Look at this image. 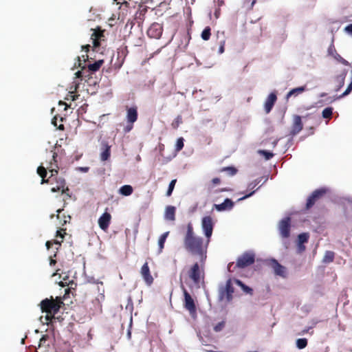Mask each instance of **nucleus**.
<instances>
[{"label": "nucleus", "mask_w": 352, "mask_h": 352, "mask_svg": "<svg viewBox=\"0 0 352 352\" xmlns=\"http://www.w3.org/2000/svg\"><path fill=\"white\" fill-rule=\"evenodd\" d=\"M184 138H179L177 140L176 145H175V151L177 152L180 151L184 148Z\"/></svg>", "instance_id": "nucleus-42"}, {"label": "nucleus", "mask_w": 352, "mask_h": 352, "mask_svg": "<svg viewBox=\"0 0 352 352\" xmlns=\"http://www.w3.org/2000/svg\"><path fill=\"white\" fill-rule=\"evenodd\" d=\"M54 179L55 180L56 185L51 188V191L52 192L61 191L62 194H66L69 197H70V195L68 193L69 189L66 186L65 179L60 177H56Z\"/></svg>", "instance_id": "nucleus-9"}, {"label": "nucleus", "mask_w": 352, "mask_h": 352, "mask_svg": "<svg viewBox=\"0 0 352 352\" xmlns=\"http://www.w3.org/2000/svg\"><path fill=\"white\" fill-rule=\"evenodd\" d=\"M71 220V217L69 215H63V219L60 220L61 225L65 226L67 223H69Z\"/></svg>", "instance_id": "nucleus-48"}, {"label": "nucleus", "mask_w": 352, "mask_h": 352, "mask_svg": "<svg viewBox=\"0 0 352 352\" xmlns=\"http://www.w3.org/2000/svg\"><path fill=\"white\" fill-rule=\"evenodd\" d=\"M171 94H172L171 89L166 84L163 85L159 90V95L162 98H167V97L170 96Z\"/></svg>", "instance_id": "nucleus-25"}, {"label": "nucleus", "mask_w": 352, "mask_h": 352, "mask_svg": "<svg viewBox=\"0 0 352 352\" xmlns=\"http://www.w3.org/2000/svg\"><path fill=\"white\" fill-rule=\"evenodd\" d=\"M56 117H54L53 119H52V123L54 125V126H57V124H56Z\"/></svg>", "instance_id": "nucleus-64"}, {"label": "nucleus", "mask_w": 352, "mask_h": 352, "mask_svg": "<svg viewBox=\"0 0 352 352\" xmlns=\"http://www.w3.org/2000/svg\"><path fill=\"white\" fill-rule=\"evenodd\" d=\"M175 207L168 206L166 208L164 217L169 221H175Z\"/></svg>", "instance_id": "nucleus-24"}, {"label": "nucleus", "mask_w": 352, "mask_h": 352, "mask_svg": "<svg viewBox=\"0 0 352 352\" xmlns=\"http://www.w3.org/2000/svg\"><path fill=\"white\" fill-rule=\"evenodd\" d=\"M219 47L218 52H219V54H221L225 51L226 40L224 38H223L219 41Z\"/></svg>", "instance_id": "nucleus-46"}, {"label": "nucleus", "mask_w": 352, "mask_h": 352, "mask_svg": "<svg viewBox=\"0 0 352 352\" xmlns=\"http://www.w3.org/2000/svg\"><path fill=\"white\" fill-rule=\"evenodd\" d=\"M53 181H54V178H50V177L48 179L42 178L41 184H53Z\"/></svg>", "instance_id": "nucleus-51"}, {"label": "nucleus", "mask_w": 352, "mask_h": 352, "mask_svg": "<svg viewBox=\"0 0 352 352\" xmlns=\"http://www.w3.org/2000/svg\"><path fill=\"white\" fill-rule=\"evenodd\" d=\"M336 52V50L333 45H331L329 49H328V53L329 54L333 56L335 53Z\"/></svg>", "instance_id": "nucleus-52"}, {"label": "nucleus", "mask_w": 352, "mask_h": 352, "mask_svg": "<svg viewBox=\"0 0 352 352\" xmlns=\"http://www.w3.org/2000/svg\"><path fill=\"white\" fill-rule=\"evenodd\" d=\"M344 78L345 77L344 76H338L337 78V80L339 82V85H338V87L337 88V91L339 90L344 84Z\"/></svg>", "instance_id": "nucleus-49"}, {"label": "nucleus", "mask_w": 352, "mask_h": 352, "mask_svg": "<svg viewBox=\"0 0 352 352\" xmlns=\"http://www.w3.org/2000/svg\"><path fill=\"white\" fill-rule=\"evenodd\" d=\"M309 235L308 233H301L298 235V245L299 248L302 250H305V247L303 245V243H307L308 241Z\"/></svg>", "instance_id": "nucleus-26"}, {"label": "nucleus", "mask_w": 352, "mask_h": 352, "mask_svg": "<svg viewBox=\"0 0 352 352\" xmlns=\"http://www.w3.org/2000/svg\"><path fill=\"white\" fill-rule=\"evenodd\" d=\"M258 153L265 158V160H269L274 156V153L271 151H266V150H259Z\"/></svg>", "instance_id": "nucleus-40"}, {"label": "nucleus", "mask_w": 352, "mask_h": 352, "mask_svg": "<svg viewBox=\"0 0 352 352\" xmlns=\"http://www.w3.org/2000/svg\"><path fill=\"white\" fill-rule=\"evenodd\" d=\"M333 58L338 60L339 63H342L344 65L348 66L349 65V63L343 58L337 52L335 53V54L333 56Z\"/></svg>", "instance_id": "nucleus-41"}, {"label": "nucleus", "mask_w": 352, "mask_h": 352, "mask_svg": "<svg viewBox=\"0 0 352 352\" xmlns=\"http://www.w3.org/2000/svg\"><path fill=\"white\" fill-rule=\"evenodd\" d=\"M291 219L285 218L279 223V231L282 237L288 238L290 236Z\"/></svg>", "instance_id": "nucleus-12"}, {"label": "nucleus", "mask_w": 352, "mask_h": 352, "mask_svg": "<svg viewBox=\"0 0 352 352\" xmlns=\"http://www.w3.org/2000/svg\"><path fill=\"white\" fill-rule=\"evenodd\" d=\"M181 289L184 294V307L189 312L190 315L195 318L197 316V307L194 299L192 298L190 294L188 292L184 285L182 283V278L180 277Z\"/></svg>", "instance_id": "nucleus-3"}, {"label": "nucleus", "mask_w": 352, "mask_h": 352, "mask_svg": "<svg viewBox=\"0 0 352 352\" xmlns=\"http://www.w3.org/2000/svg\"><path fill=\"white\" fill-rule=\"evenodd\" d=\"M78 67H81V71H78L76 73V76L77 78H83V74L84 73H86V66H81V60H80V57L78 56Z\"/></svg>", "instance_id": "nucleus-36"}, {"label": "nucleus", "mask_w": 352, "mask_h": 352, "mask_svg": "<svg viewBox=\"0 0 352 352\" xmlns=\"http://www.w3.org/2000/svg\"><path fill=\"white\" fill-rule=\"evenodd\" d=\"M104 30H102L100 28L94 30V32L91 36L94 50L100 46V41L104 40Z\"/></svg>", "instance_id": "nucleus-14"}, {"label": "nucleus", "mask_w": 352, "mask_h": 352, "mask_svg": "<svg viewBox=\"0 0 352 352\" xmlns=\"http://www.w3.org/2000/svg\"><path fill=\"white\" fill-rule=\"evenodd\" d=\"M56 263V260L53 259L52 257L50 258V265H54Z\"/></svg>", "instance_id": "nucleus-60"}, {"label": "nucleus", "mask_w": 352, "mask_h": 352, "mask_svg": "<svg viewBox=\"0 0 352 352\" xmlns=\"http://www.w3.org/2000/svg\"><path fill=\"white\" fill-rule=\"evenodd\" d=\"M256 187V184L253 182H251L248 186V190H251V192L249 194H247L244 195L243 197L239 198L238 201H242L250 197H251L254 192L255 190H254V188Z\"/></svg>", "instance_id": "nucleus-32"}, {"label": "nucleus", "mask_w": 352, "mask_h": 352, "mask_svg": "<svg viewBox=\"0 0 352 352\" xmlns=\"http://www.w3.org/2000/svg\"><path fill=\"white\" fill-rule=\"evenodd\" d=\"M65 234H66V229H60L59 230H57L56 236L60 238L61 241H59L58 240H54V243L60 246L61 245V243L63 241V239H64Z\"/></svg>", "instance_id": "nucleus-31"}, {"label": "nucleus", "mask_w": 352, "mask_h": 352, "mask_svg": "<svg viewBox=\"0 0 352 352\" xmlns=\"http://www.w3.org/2000/svg\"><path fill=\"white\" fill-rule=\"evenodd\" d=\"M138 109L136 107H126L127 123H134L138 120Z\"/></svg>", "instance_id": "nucleus-17"}, {"label": "nucleus", "mask_w": 352, "mask_h": 352, "mask_svg": "<svg viewBox=\"0 0 352 352\" xmlns=\"http://www.w3.org/2000/svg\"><path fill=\"white\" fill-rule=\"evenodd\" d=\"M234 289L232 285V279L229 278L224 287H221L219 290V298L220 300H226L230 302L232 300Z\"/></svg>", "instance_id": "nucleus-5"}, {"label": "nucleus", "mask_w": 352, "mask_h": 352, "mask_svg": "<svg viewBox=\"0 0 352 352\" xmlns=\"http://www.w3.org/2000/svg\"><path fill=\"white\" fill-rule=\"evenodd\" d=\"M201 227L208 242H210L214 227L212 218L210 216L204 217L201 221Z\"/></svg>", "instance_id": "nucleus-8"}, {"label": "nucleus", "mask_w": 352, "mask_h": 352, "mask_svg": "<svg viewBox=\"0 0 352 352\" xmlns=\"http://www.w3.org/2000/svg\"><path fill=\"white\" fill-rule=\"evenodd\" d=\"M232 189L231 188H220V189H218L217 190V192H228V191H231Z\"/></svg>", "instance_id": "nucleus-54"}, {"label": "nucleus", "mask_w": 352, "mask_h": 352, "mask_svg": "<svg viewBox=\"0 0 352 352\" xmlns=\"http://www.w3.org/2000/svg\"><path fill=\"white\" fill-rule=\"evenodd\" d=\"M303 128V124L302 122L301 117L298 115H294L293 116V123L291 126L289 135L294 136L299 133Z\"/></svg>", "instance_id": "nucleus-13"}, {"label": "nucleus", "mask_w": 352, "mask_h": 352, "mask_svg": "<svg viewBox=\"0 0 352 352\" xmlns=\"http://www.w3.org/2000/svg\"><path fill=\"white\" fill-rule=\"evenodd\" d=\"M176 182H177V179H173L170 182L169 186H168V188L167 192H166V196L170 197L172 195V192H173V191L174 190V188H175Z\"/></svg>", "instance_id": "nucleus-43"}, {"label": "nucleus", "mask_w": 352, "mask_h": 352, "mask_svg": "<svg viewBox=\"0 0 352 352\" xmlns=\"http://www.w3.org/2000/svg\"><path fill=\"white\" fill-rule=\"evenodd\" d=\"M108 208H106L105 212L99 217L98 223L100 228L104 232H107L111 221V215L107 212Z\"/></svg>", "instance_id": "nucleus-11"}, {"label": "nucleus", "mask_w": 352, "mask_h": 352, "mask_svg": "<svg viewBox=\"0 0 352 352\" xmlns=\"http://www.w3.org/2000/svg\"><path fill=\"white\" fill-rule=\"evenodd\" d=\"M169 234V232H166L164 234H162L158 240V245H159V253H162V250L164 248V243L166 242V238L168 237Z\"/></svg>", "instance_id": "nucleus-29"}, {"label": "nucleus", "mask_w": 352, "mask_h": 352, "mask_svg": "<svg viewBox=\"0 0 352 352\" xmlns=\"http://www.w3.org/2000/svg\"><path fill=\"white\" fill-rule=\"evenodd\" d=\"M220 172H226L228 175L234 176L237 173L238 170L236 168H235L234 166H226V167L222 168L220 170Z\"/></svg>", "instance_id": "nucleus-30"}, {"label": "nucleus", "mask_w": 352, "mask_h": 352, "mask_svg": "<svg viewBox=\"0 0 352 352\" xmlns=\"http://www.w3.org/2000/svg\"><path fill=\"white\" fill-rule=\"evenodd\" d=\"M211 29L209 26H207L204 28L203 32H201V38L204 41H208L210 38L211 35Z\"/></svg>", "instance_id": "nucleus-34"}, {"label": "nucleus", "mask_w": 352, "mask_h": 352, "mask_svg": "<svg viewBox=\"0 0 352 352\" xmlns=\"http://www.w3.org/2000/svg\"><path fill=\"white\" fill-rule=\"evenodd\" d=\"M162 27L157 23H153L147 30V34L151 38H159L162 34Z\"/></svg>", "instance_id": "nucleus-15"}, {"label": "nucleus", "mask_w": 352, "mask_h": 352, "mask_svg": "<svg viewBox=\"0 0 352 352\" xmlns=\"http://www.w3.org/2000/svg\"><path fill=\"white\" fill-rule=\"evenodd\" d=\"M47 168L50 170L51 173V175L50 176V178H54V177L58 175V166L55 164V168L52 166V162H50V166H47Z\"/></svg>", "instance_id": "nucleus-39"}, {"label": "nucleus", "mask_w": 352, "mask_h": 352, "mask_svg": "<svg viewBox=\"0 0 352 352\" xmlns=\"http://www.w3.org/2000/svg\"><path fill=\"white\" fill-rule=\"evenodd\" d=\"M307 345V340L306 338H299L296 340V346L299 349L305 348Z\"/></svg>", "instance_id": "nucleus-38"}, {"label": "nucleus", "mask_w": 352, "mask_h": 352, "mask_svg": "<svg viewBox=\"0 0 352 352\" xmlns=\"http://www.w3.org/2000/svg\"><path fill=\"white\" fill-rule=\"evenodd\" d=\"M188 276L195 284L199 285L201 279L204 278V270L198 263H194L188 271Z\"/></svg>", "instance_id": "nucleus-6"}, {"label": "nucleus", "mask_w": 352, "mask_h": 352, "mask_svg": "<svg viewBox=\"0 0 352 352\" xmlns=\"http://www.w3.org/2000/svg\"><path fill=\"white\" fill-rule=\"evenodd\" d=\"M234 281L238 286H239L242 289V290L245 293L250 295L253 294V289L250 287L247 286L246 285H245L241 280L239 279H234Z\"/></svg>", "instance_id": "nucleus-27"}, {"label": "nucleus", "mask_w": 352, "mask_h": 352, "mask_svg": "<svg viewBox=\"0 0 352 352\" xmlns=\"http://www.w3.org/2000/svg\"><path fill=\"white\" fill-rule=\"evenodd\" d=\"M262 177L257 178L255 180H254L252 182L256 184V186L261 182Z\"/></svg>", "instance_id": "nucleus-57"}, {"label": "nucleus", "mask_w": 352, "mask_h": 352, "mask_svg": "<svg viewBox=\"0 0 352 352\" xmlns=\"http://www.w3.org/2000/svg\"><path fill=\"white\" fill-rule=\"evenodd\" d=\"M268 265L273 269L274 272L276 275L286 277L287 270L286 267L280 265L277 260L271 258L267 261Z\"/></svg>", "instance_id": "nucleus-10"}, {"label": "nucleus", "mask_w": 352, "mask_h": 352, "mask_svg": "<svg viewBox=\"0 0 352 352\" xmlns=\"http://www.w3.org/2000/svg\"><path fill=\"white\" fill-rule=\"evenodd\" d=\"M133 192V188L130 185H124L119 189V192L123 196H129Z\"/></svg>", "instance_id": "nucleus-28"}, {"label": "nucleus", "mask_w": 352, "mask_h": 352, "mask_svg": "<svg viewBox=\"0 0 352 352\" xmlns=\"http://www.w3.org/2000/svg\"><path fill=\"white\" fill-rule=\"evenodd\" d=\"M312 327H308L305 329H304L302 331V334H305V333H307L309 331V329H311Z\"/></svg>", "instance_id": "nucleus-62"}, {"label": "nucleus", "mask_w": 352, "mask_h": 352, "mask_svg": "<svg viewBox=\"0 0 352 352\" xmlns=\"http://www.w3.org/2000/svg\"><path fill=\"white\" fill-rule=\"evenodd\" d=\"M102 150L100 160L102 161L108 160L111 156V146L107 142H104L102 143Z\"/></svg>", "instance_id": "nucleus-21"}, {"label": "nucleus", "mask_w": 352, "mask_h": 352, "mask_svg": "<svg viewBox=\"0 0 352 352\" xmlns=\"http://www.w3.org/2000/svg\"><path fill=\"white\" fill-rule=\"evenodd\" d=\"M90 47H91L90 45H82V49L83 50H85L86 52H88L89 50Z\"/></svg>", "instance_id": "nucleus-55"}, {"label": "nucleus", "mask_w": 352, "mask_h": 352, "mask_svg": "<svg viewBox=\"0 0 352 352\" xmlns=\"http://www.w3.org/2000/svg\"><path fill=\"white\" fill-rule=\"evenodd\" d=\"M92 72H86V73H84L83 74V77L84 78H91V74Z\"/></svg>", "instance_id": "nucleus-59"}, {"label": "nucleus", "mask_w": 352, "mask_h": 352, "mask_svg": "<svg viewBox=\"0 0 352 352\" xmlns=\"http://www.w3.org/2000/svg\"><path fill=\"white\" fill-rule=\"evenodd\" d=\"M345 31L347 32L348 33H350L352 34V24H349L348 25L346 28H345Z\"/></svg>", "instance_id": "nucleus-53"}, {"label": "nucleus", "mask_w": 352, "mask_h": 352, "mask_svg": "<svg viewBox=\"0 0 352 352\" xmlns=\"http://www.w3.org/2000/svg\"><path fill=\"white\" fill-rule=\"evenodd\" d=\"M134 123H127L126 126L124 128V133H129L133 128Z\"/></svg>", "instance_id": "nucleus-50"}, {"label": "nucleus", "mask_w": 352, "mask_h": 352, "mask_svg": "<svg viewBox=\"0 0 352 352\" xmlns=\"http://www.w3.org/2000/svg\"><path fill=\"white\" fill-rule=\"evenodd\" d=\"M262 177L257 178L255 180H254L252 182L256 184V186L261 182Z\"/></svg>", "instance_id": "nucleus-58"}, {"label": "nucleus", "mask_w": 352, "mask_h": 352, "mask_svg": "<svg viewBox=\"0 0 352 352\" xmlns=\"http://www.w3.org/2000/svg\"><path fill=\"white\" fill-rule=\"evenodd\" d=\"M333 107L325 108L322 112V117L325 119H331L333 114Z\"/></svg>", "instance_id": "nucleus-35"}, {"label": "nucleus", "mask_w": 352, "mask_h": 352, "mask_svg": "<svg viewBox=\"0 0 352 352\" xmlns=\"http://www.w3.org/2000/svg\"><path fill=\"white\" fill-rule=\"evenodd\" d=\"M335 254L331 251H327L323 258V262L324 263H331L333 261Z\"/></svg>", "instance_id": "nucleus-33"}, {"label": "nucleus", "mask_w": 352, "mask_h": 352, "mask_svg": "<svg viewBox=\"0 0 352 352\" xmlns=\"http://www.w3.org/2000/svg\"><path fill=\"white\" fill-rule=\"evenodd\" d=\"M53 243H52V241H47L46 244H45L47 249L49 250L52 246Z\"/></svg>", "instance_id": "nucleus-56"}, {"label": "nucleus", "mask_w": 352, "mask_h": 352, "mask_svg": "<svg viewBox=\"0 0 352 352\" xmlns=\"http://www.w3.org/2000/svg\"><path fill=\"white\" fill-rule=\"evenodd\" d=\"M221 183V179L219 177H215V178H213L211 182H210V184H209V186H208V188L209 189H211L213 187L220 184Z\"/></svg>", "instance_id": "nucleus-45"}, {"label": "nucleus", "mask_w": 352, "mask_h": 352, "mask_svg": "<svg viewBox=\"0 0 352 352\" xmlns=\"http://www.w3.org/2000/svg\"><path fill=\"white\" fill-rule=\"evenodd\" d=\"M103 63L104 60L102 59H100L96 60L94 63H90L87 65V66L86 67V72L93 73L98 71Z\"/></svg>", "instance_id": "nucleus-23"}, {"label": "nucleus", "mask_w": 352, "mask_h": 352, "mask_svg": "<svg viewBox=\"0 0 352 352\" xmlns=\"http://www.w3.org/2000/svg\"><path fill=\"white\" fill-rule=\"evenodd\" d=\"M277 99L276 95L274 93H271L265 102V110L267 113H270L272 110L274 103Z\"/></svg>", "instance_id": "nucleus-20"}, {"label": "nucleus", "mask_w": 352, "mask_h": 352, "mask_svg": "<svg viewBox=\"0 0 352 352\" xmlns=\"http://www.w3.org/2000/svg\"><path fill=\"white\" fill-rule=\"evenodd\" d=\"M182 123V117L181 115H178L176 117V118L171 123V126L174 129H177Z\"/></svg>", "instance_id": "nucleus-37"}, {"label": "nucleus", "mask_w": 352, "mask_h": 352, "mask_svg": "<svg viewBox=\"0 0 352 352\" xmlns=\"http://www.w3.org/2000/svg\"><path fill=\"white\" fill-rule=\"evenodd\" d=\"M329 192V188L326 187H322L316 189L308 197L307 203L305 205L306 210L311 209L318 201L322 199Z\"/></svg>", "instance_id": "nucleus-4"}, {"label": "nucleus", "mask_w": 352, "mask_h": 352, "mask_svg": "<svg viewBox=\"0 0 352 352\" xmlns=\"http://www.w3.org/2000/svg\"><path fill=\"white\" fill-rule=\"evenodd\" d=\"M256 0H252V1L251 3V5H250V6L249 8L250 10H252L253 8V6L256 3Z\"/></svg>", "instance_id": "nucleus-63"}, {"label": "nucleus", "mask_w": 352, "mask_h": 352, "mask_svg": "<svg viewBox=\"0 0 352 352\" xmlns=\"http://www.w3.org/2000/svg\"><path fill=\"white\" fill-rule=\"evenodd\" d=\"M63 210V209H58L56 210L57 212V214H56V217L57 219H60V213Z\"/></svg>", "instance_id": "nucleus-61"}, {"label": "nucleus", "mask_w": 352, "mask_h": 352, "mask_svg": "<svg viewBox=\"0 0 352 352\" xmlns=\"http://www.w3.org/2000/svg\"><path fill=\"white\" fill-rule=\"evenodd\" d=\"M234 206V202L228 198H226L224 201L220 204H214V207L218 211H223L227 210H231Z\"/></svg>", "instance_id": "nucleus-19"}, {"label": "nucleus", "mask_w": 352, "mask_h": 352, "mask_svg": "<svg viewBox=\"0 0 352 352\" xmlns=\"http://www.w3.org/2000/svg\"><path fill=\"white\" fill-rule=\"evenodd\" d=\"M224 326H225V322L223 321L217 323L214 327V331H216V332H219V331H221L223 329Z\"/></svg>", "instance_id": "nucleus-47"}, {"label": "nucleus", "mask_w": 352, "mask_h": 352, "mask_svg": "<svg viewBox=\"0 0 352 352\" xmlns=\"http://www.w3.org/2000/svg\"><path fill=\"white\" fill-rule=\"evenodd\" d=\"M141 274L148 285H151L153 282V278L151 274L148 263H145L141 268Z\"/></svg>", "instance_id": "nucleus-16"}, {"label": "nucleus", "mask_w": 352, "mask_h": 352, "mask_svg": "<svg viewBox=\"0 0 352 352\" xmlns=\"http://www.w3.org/2000/svg\"><path fill=\"white\" fill-rule=\"evenodd\" d=\"M37 173L41 178H45L47 176L46 168L43 166H38L37 168Z\"/></svg>", "instance_id": "nucleus-44"}, {"label": "nucleus", "mask_w": 352, "mask_h": 352, "mask_svg": "<svg viewBox=\"0 0 352 352\" xmlns=\"http://www.w3.org/2000/svg\"><path fill=\"white\" fill-rule=\"evenodd\" d=\"M255 261V254L252 252H245L236 260V267L245 268L252 265Z\"/></svg>", "instance_id": "nucleus-7"}, {"label": "nucleus", "mask_w": 352, "mask_h": 352, "mask_svg": "<svg viewBox=\"0 0 352 352\" xmlns=\"http://www.w3.org/2000/svg\"><path fill=\"white\" fill-rule=\"evenodd\" d=\"M209 242H204L202 237L197 236L194 232L192 225H187L186 232L184 237V247L185 250L192 255L201 257V263L206 258L207 248Z\"/></svg>", "instance_id": "nucleus-1"}, {"label": "nucleus", "mask_w": 352, "mask_h": 352, "mask_svg": "<svg viewBox=\"0 0 352 352\" xmlns=\"http://www.w3.org/2000/svg\"><path fill=\"white\" fill-rule=\"evenodd\" d=\"M148 6L140 5L138 11L135 13V19L138 23H142L145 18V14L148 12Z\"/></svg>", "instance_id": "nucleus-18"}, {"label": "nucleus", "mask_w": 352, "mask_h": 352, "mask_svg": "<svg viewBox=\"0 0 352 352\" xmlns=\"http://www.w3.org/2000/svg\"><path fill=\"white\" fill-rule=\"evenodd\" d=\"M307 90V87L306 86H301V87H296V88H294V89H292V90H290L286 95V97H285V99L287 101H288V100L289 99V98L294 96V97H296L298 96V95L301 94L302 93H303L304 91H305Z\"/></svg>", "instance_id": "nucleus-22"}, {"label": "nucleus", "mask_w": 352, "mask_h": 352, "mask_svg": "<svg viewBox=\"0 0 352 352\" xmlns=\"http://www.w3.org/2000/svg\"><path fill=\"white\" fill-rule=\"evenodd\" d=\"M64 305L60 297H56L55 299L51 296L50 298H45L40 302V307L42 312L46 313L45 317L46 323L48 324L55 318L62 305Z\"/></svg>", "instance_id": "nucleus-2"}]
</instances>
